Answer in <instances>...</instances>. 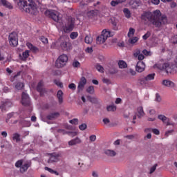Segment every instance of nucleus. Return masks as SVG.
Masks as SVG:
<instances>
[{
	"label": "nucleus",
	"mask_w": 177,
	"mask_h": 177,
	"mask_svg": "<svg viewBox=\"0 0 177 177\" xmlns=\"http://www.w3.org/2000/svg\"><path fill=\"white\" fill-rule=\"evenodd\" d=\"M41 42H43V44H48V38L42 36L41 38H40Z\"/></svg>",
	"instance_id": "53"
},
{
	"label": "nucleus",
	"mask_w": 177,
	"mask_h": 177,
	"mask_svg": "<svg viewBox=\"0 0 177 177\" xmlns=\"http://www.w3.org/2000/svg\"><path fill=\"white\" fill-rule=\"evenodd\" d=\"M21 103L26 107L31 106V100L30 99L28 94L26 93V92L22 93Z\"/></svg>",
	"instance_id": "9"
},
{
	"label": "nucleus",
	"mask_w": 177,
	"mask_h": 177,
	"mask_svg": "<svg viewBox=\"0 0 177 177\" xmlns=\"http://www.w3.org/2000/svg\"><path fill=\"white\" fill-rule=\"evenodd\" d=\"M45 170L46 171H48V172H50V174H55V175H59V173L48 167H45Z\"/></svg>",
	"instance_id": "40"
},
{
	"label": "nucleus",
	"mask_w": 177,
	"mask_h": 177,
	"mask_svg": "<svg viewBox=\"0 0 177 177\" xmlns=\"http://www.w3.org/2000/svg\"><path fill=\"white\" fill-rule=\"evenodd\" d=\"M86 124L83 123L79 126V129H80V131H85L86 129Z\"/></svg>",
	"instance_id": "50"
},
{
	"label": "nucleus",
	"mask_w": 177,
	"mask_h": 177,
	"mask_svg": "<svg viewBox=\"0 0 177 177\" xmlns=\"http://www.w3.org/2000/svg\"><path fill=\"white\" fill-rule=\"evenodd\" d=\"M145 132H153L154 135H160V131L157 129H145Z\"/></svg>",
	"instance_id": "29"
},
{
	"label": "nucleus",
	"mask_w": 177,
	"mask_h": 177,
	"mask_svg": "<svg viewBox=\"0 0 177 177\" xmlns=\"http://www.w3.org/2000/svg\"><path fill=\"white\" fill-rule=\"evenodd\" d=\"M12 140H15L17 143H19V142L21 140V139L20 138V134H19L18 133H15L12 135Z\"/></svg>",
	"instance_id": "27"
},
{
	"label": "nucleus",
	"mask_w": 177,
	"mask_h": 177,
	"mask_svg": "<svg viewBox=\"0 0 177 177\" xmlns=\"http://www.w3.org/2000/svg\"><path fill=\"white\" fill-rule=\"evenodd\" d=\"M68 135H69V136H71V138H74V136H77V135H78V133L77 132H70V131H68Z\"/></svg>",
	"instance_id": "54"
},
{
	"label": "nucleus",
	"mask_w": 177,
	"mask_h": 177,
	"mask_svg": "<svg viewBox=\"0 0 177 177\" xmlns=\"http://www.w3.org/2000/svg\"><path fill=\"white\" fill-rule=\"evenodd\" d=\"M162 84L164 85V86H167V88H175V83L169 80H164Z\"/></svg>",
	"instance_id": "17"
},
{
	"label": "nucleus",
	"mask_w": 177,
	"mask_h": 177,
	"mask_svg": "<svg viewBox=\"0 0 177 177\" xmlns=\"http://www.w3.org/2000/svg\"><path fill=\"white\" fill-rule=\"evenodd\" d=\"M157 168V165H153L151 169H150V174H153L154 171H156Z\"/></svg>",
	"instance_id": "57"
},
{
	"label": "nucleus",
	"mask_w": 177,
	"mask_h": 177,
	"mask_svg": "<svg viewBox=\"0 0 177 177\" xmlns=\"http://www.w3.org/2000/svg\"><path fill=\"white\" fill-rule=\"evenodd\" d=\"M78 37V32H72L70 35L71 39H75Z\"/></svg>",
	"instance_id": "42"
},
{
	"label": "nucleus",
	"mask_w": 177,
	"mask_h": 177,
	"mask_svg": "<svg viewBox=\"0 0 177 177\" xmlns=\"http://www.w3.org/2000/svg\"><path fill=\"white\" fill-rule=\"evenodd\" d=\"M31 167V162H26L22 165L20 169V171L23 174L27 172L28 169Z\"/></svg>",
	"instance_id": "16"
},
{
	"label": "nucleus",
	"mask_w": 177,
	"mask_h": 177,
	"mask_svg": "<svg viewBox=\"0 0 177 177\" xmlns=\"http://www.w3.org/2000/svg\"><path fill=\"white\" fill-rule=\"evenodd\" d=\"M97 15L96 10H92L86 13V16L88 17V19H93Z\"/></svg>",
	"instance_id": "24"
},
{
	"label": "nucleus",
	"mask_w": 177,
	"mask_h": 177,
	"mask_svg": "<svg viewBox=\"0 0 177 177\" xmlns=\"http://www.w3.org/2000/svg\"><path fill=\"white\" fill-rule=\"evenodd\" d=\"M106 39L102 35V34L96 38V43L98 45H102V44H104L106 42Z\"/></svg>",
	"instance_id": "19"
},
{
	"label": "nucleus",
	"mask_w": 177,
	"mask_h": 177,
	"mask_svg": "<svg viewBox=\"0 0 177 177\" xmlns=\"http://www.w3.org/2000/svg\"><path fill=\"white\" fill-rule=\"evenodd\" d=\"M86 92L90 93V95H93V93H95V88L93 86H88L86 89Z\"/></svg>",
	"instance_id": "34"
},
{
	"label": "nucleus",
	"mask_w": 177,
	"mask_h": 177,
	"mask_svg": "<svg viewBox=\"0 0 177 177\" xmlns=\"http://www.w3.org/2000/svg\"><path fill=\"white\" fill-rule=\"evenodd\" d=\"M134 35H135V29L133 28H130L127 35L129 38H131V37L133 36Z\"/></svg>",
	"instance_id": "39"
},
{
	"label": "nucleus",
	"mask_w": 177,
	"mask_h": 177,
	"mask_svg": "<svg viewBox=\"0 0 177 177\" xmlns=\"http://www.w3.org/2000/svg\"><path fill=\"white\" fill-rule=\"evenodd\" d=\"M1 2L5 8H8V9H12L13 8V6H12V3H10L9 1L6 0H1Z\"/></svg>",
	"instance_id": "22"
},
{
	"label": "nucleus",
	"mask_w": 177,
	"mask_h": 177,
	"mask_svg": "<svg viewBox=\"0 0 177 177\" xmlns=\"http://www.w3.org/2000/svg\"><path fill=\"white\" fill-rule=\"evenodd\" d=\"M138 39H139L138 38V37H133L131 39H129V42L131 45H133V44H136V42H138Z\"/></svg>",
	"instance_id": "38"
},
{
	"label": "nucleus",
	"mask_w": 177,
	"mask_h": 177,
	"mask_svg": "<svg viewBox=\"0 0 177 177\" xmlns=\"http://www.w3.org/2000/svg\"><path fill=\"white\" fill-rule=\"evenodd\" d=\"M85 85H86V78H85V77H81L80 81L79 82V84L77 86V92L80 93L84 91V88H85Z\"/></svg>",
	"instance_id": "11"
},
{
	"label": "nucleus",
	"mask_w": 177,
	"mask_h": 177,
	"mask_svg": "<svg viewBox=\"0 0 177 177\" xmlns=\"http://www.w3.org/2000/svg\"><path fill=\"white\" fill-rule=\"evenodd\" d=\"M102 82L104 84H106V85H110V84H111V81L110 80V79H107V78H103Z\"/></svg>",
	"instance_id": "49"
},
{
	"label": "nucleus",
	"mask_w": 177,
	"mask_h": 177,
	"mask_svg": "<svg viewBox=\"0 0 177 177\" xmlns=\"http://www.w3.org/2000/svg\"><path fill=\"white\" fill-rule=\"evenodd\" d=\"M48 156L49 164H52L53 162H59V161H60V158H62V153L57 152L48 153Z\"/></svg>",
	"instance_id": "7"
},
{
	"label": "nucleus",
	"mask_w": 177,
	"mask_h": 177,
	"mask_svg": "<svg viewBox=\"0 0 177 177\" xmlns=\"http://www.w3.org/2000/svg\"><path fill=\"white\" fill-rule=\"evenodd\" d=\"M129 73L133 76L136 75V71H135V70H133L132 68L129 69Z\"/></svg>",
	"instance_id": "61"
},
{
	"label": "nucleus",
	"mask_w": 177,
	"mask_h": 177,
	"mask_svg": "<svg viewBox=\"0 0 177 177\" xmlns=\"http://www.w3.org/2000/svg\"><path fill=\"white\" fill-rule=\"evenodd\" d=\"M9 44L11 46H17L19 44V39L17 37V33L13 32L10 34L8 37Z\"/></svg>",
	"instance_id": "8"
},
{
	"label": "nucleus",
	"mask_w": 177,
	"mask_h": 177,
	"mask_svg": "<svg viewBox=\"0 0 177 177\" xmlns=\"http://www.w3.org/2000/svg\"><path fill=\"white\" fill-rule=\"evenodd\" d=\"M138 118H142L145 115V111H143V106H139L137 109Z\"/></svg>",
	"instance_id": "23"
},
{
	"label": "nucleus",
	"mask_w": 177,
	"mask_h": 177,
	"mask_svg": "<svg viewBox=\"0 0 177 177\" xmlns=\"http://www.w3.org/2000/svg\"><path fill=\"white\" fill-rule=\"evenodd\" d=\"M123 12L124 13V16L127 19H131V11H129V9L124 8L123 10Z\"/></svg>",
	"instance_id": "30"
},
{
	"label": "nucleus",
	"mask_w": 177,
	"mask_h": 177,
	"mask_svg": "<svg viewBox=\"0 0 177 177\" xmlns=\"http://www.w3.org/2000/svg\"><path fill=\"white\" fill-rule=\"evenodd\" d=\"M150 35H151V32L150 31H147V34L144 35L142 36V39L146 41V39H147V38H149Z\"/></svg>",
	"instance_id": "47"
},
{
	"label": "nucleus",
	"mask_w": 177,
	"mask_h": 177,
	"mask_svg": "<svg viewBox=\"0 0 177 177\" xmlns=\"http://www.w3.org/2000/svg\"><path fill=\"white\" fill-rule=\"evenodd\" d=\"M28 56H30V50H26L22 53V59L27 60Z\"/></svg>",
	"instance_id": "31"
},
{
	"label": "nucleus",
	"mask_w": 177,
	"mask_h": 177,
	"mask_svg": "<svg viewBox=\"0 0 177 177\" xmlns=\"http://www.w3.org/2000/svg\"><path fill=\"white\" fill-rule=\"evenodd\" d=\"M26 46L28 48V49H30V50H31L32 52H37L38 50V48H37L36 46H34V45H32V44L28 42L26 44Z\"/></svg>",
	"instance_id": "25"
},
{
	"label": "nucleus",
	"mask_w": 177,
	"mask_h": 177,
	"mask_svg": "<svg viewBox=\"0 0 177 177\" xmlns=\"http://www.w3.org/2000/svg\"><path fill=\"white\" fill-rule=\"evenodd\" d=\"M111 24H112V26H113V30H115V31H117V30H118V26H117V21H115V20H112V21H111Z\"/></svg>",
	"instance_id": "43"
},
{
	"label": "nucleus",
	"mask_w": 177,
	"mask_h": 177,
	"mask_svg": "<svg viewBox=\"0 0 177 177\" xmlns=\"http://www.w3.org/2000/svg\"><path fill=\"white\" fill-rule=\"evenodd\" d=\"M154 77H156V73H151L147 75L144 79H141L140 84H146L147 81H153L154 80Z\"/></svg>",
	"instance_id": "14"
},
{
	"label": "nucleus",
	"mask_w": 177,
	"mask_h": 177,
	"mask_svg": "<svg viewBox=\"0 0 177 177\" xmlns=\"http://www.w3.org/2000/svg\"><path fill=\"white\" fill-rule=\"evenodd\" d=\"M60 46L62 50H66V52H70L73 49V45L68 41L64 40L61 42Z\"/></svg>",
	"instance_id": "10"
},
{
	"label": "nucleus",
	"mask_w": 177,
	"mask_h": 177,
	"mask_svg": "<svg viewBox=\"0 0 177 177\" xmlns=\"http://www.w3.org/2000/svg\"><path fill=\"white\" fill-rule=\"evenodd\" d=\"M54 84H55V85H57V86H59V88H63V83L57 80H54Z\"/></svg>",
	"instance_id": "45"
},
{
	"label": "nucleus",
	"mask_w": 177,
	"mask_h": 177,
	"mask_svg": "<svg viewBox=\"0 0 177 177\" xmlns=\"http://www.w3.org/2000/svg\"><path fill=\"white\" fill-rule=\"evenodd\" d=\"M107 111H115L117 110V107L115 105H109L106 107Z\"/></svg>",
	"instance_id": "37"
},
{
	"label": "nucleus",
	"mask_w": 177,
	"mask_h": 177,
	"mask_svg": "<svg viewBox=\"0 0 177 177\" xmlns=\"http://www.w3.org/2000/svg\"><path fill=\"white\" fill-rule=\"evenodd\" d=\"M140 55V49L137 48L133 51L134 57H138Z\"/></svg>",
	"instance_id": "46"
},
{
	"label": "nucleus",
	"mask_w": 177,
	"mask_h": 177,
	"mask_svg": "<svg viewBox=\"0 0 177 177\" xmlns=\"http://www.w3.org/2000/svg\"><path fill=\"white\" fill-rule=\"evenodd\" d=\"M81 143H82V140H81L80 138L76 137L75 138L68 141V146H75L77 145H81Z\"/></svg>",
	"instance_id": "15"
},
{
	"label": "nucleus",
	"mask_w": 177,
	"mask_h": 177,
	"mask_svg": "<svg viewBox=\"0 0 177 177\" xmlns=\"http://www.w3.org/2000/svg\"><path fill=\"white\" fill-rule=\"evenodd\" d=\"M91 142H95L96 140V136L92 135L89 137Z\"/></svg>",
	"instance_id": "58"
},
{
	"label": "nucleus",
	"mask_w": 177,
	"mask_h": 177,
	"mask_svg": "<svg viewBox=\"0 0 177 177\" xmlns=\"http://www.w3.org/2000/svg\"><path fill=\"white\" fill-rule=\"evenodd\" d=\"M57 97L58 99L59 104H62V103H63V91H62V90H59L57 91Z\"/></svg>",
	"instance_id": "21"
},
{
	"label": "nucleus",
	"mask_w": 177,
	"mask_h": 177,
	"mask_svg": "<svg viewBox=\"0 0 177 177\" xmlns=\"http://www.w3.org/2000/svg\"><path fill=\"white\" fill-rule=\"evenodd\" d=\"M62 74V71L57 70L53 72V75H60Z\"/></svg>",
	"instance_id": "63"
},
{
	"label": "nucleus",
	"mask_w": 177,
	"mask_h": 177,
	"mask_svg": "<svg viewBox=\"0 0 177 177\" xmlns=\"http://www.w3.org/2000/svg\"><path fill=\"white\" fill-rule=\"evenodd\" d=\"M78 119L74 118L73 120H69L70 124H72V125H78Z\"/></svg>",
	"instance_id": "44"
},
{
	"label": "nucleus",
	"mask_w": 177,
	"mask_h": 177,
	"mask_svg": "<svg viewBox=\"0 0 177 177\" xmlns=\"http://www.w3.org/2000/svg\"><path fill=\"white\" fill-rule=\"evenodd\" d=\"M173 43L177 44V35L173 37Z\"/></svg>",
	"instance_id": "64"
},
{
	"label": "nucleus",
	"mask_w": 177,
	"mask_h": 177,
	"mask_svg": "<svg viewBox=\"0 0 177 177\" xmlns=\"http://www.w3.org/2000/svg\"><path fill=\"white\" fill-rule=\"evenodd\" d=\"M45 15L47 17H50L57 23H59V21H60V17H59V13L55 12V11L52 10H46Z\"/></svg>",
	"instance_id": "6"
},
{
	"label": "nucleus",
	"mask_w": 177,
	"mask_h": 177,
	"mask_svg": "<svg viewBox=\"0 0 177 177\" xmlns=\"http://www.w3.org/2000/svg\"><path fill=\"white\" fill-rule=\"evenodd\" d=\"M69 89H72V91H75L77 89V86H75V84L71 83L68 85Z\"/></svg>",
	"instance_id": "51"
},
{
	"label": "nucleus",
	"mask_w": 177,
	"mask_h": 177,
	"mask_svg": "<svg viewBox=\"0 0 177 177\" xmlns=\"http://www.w3.org/2000/svg\"><path fill=\"white\" fill-rule=\"evenodd\" d=\"M73 66L75 67V68L80 67L81 66V64L78 61H75V62H73Z\"/></svg>",
	"instance_id": "52"
},
{
	"label": "nucleus",
	"mask_w": 177,
	"mask_h": 177,
	"mask_svg": "<svg viewBox=\"0 0 177 177\" xmlns=\"http://www.w3.org/2000/svg\"><path fill=\"white\" fill-rule=\"evenodd\" d=\"M59 115H60V113L59 112H55V113H50L49 115H48L46 116V118L48 120H55V118H57V117H59Z\"/></svg>",
	"instance_id": "18"
},
{
	"label": "nucleus",
	"mask_w": 177,
	"mask_h": 177,
	"mask_svg": "<svg viewBox=\"0 0 177 177\" xmlns=\"http://www.w3.org/2000/svg\"><path fill=\"white\" fill-rule=\"evenodd\" d=\"M23 165V160H19L15 162V167L16 168H21Z\"/></svg>",
	"instance_id": "41"
},
{
	"label": "nucleus",
	"mask_w": 177,
	"mask_h": 177,
	"mask_svg": "<svg viewBox=\"0 0 177 177\" xmlns=\"http://www.w3.org/2000/svg\"><path fill=\"white\" fill-rule=\"evenodd\" d=\"M24 87V83L23 82H18L17 83V84L15 85V88L16 89H17L18 91H21V89Z\"/></svg>",
	"instance_id": "33"
},
{
	"label": "nucleus",
	"mask_w": 177,
	"mask_h": 177,
	"mask_svg": "<svg viewBox=\"0 0 177 177\" xmlns=\"http://www.w3.org/2000/svg\"><path fill=\"white\" fill-rule=\"evenodd\" d=\"M137 57H138V59L140 60V62H142V60L145 59V55H143V54H140Z\"/></svg>",
	"instance_id": "59"
},
{
	"label": "nucleus",
	"mask_w": 177,
	"mask_h": 177,
	"mask_svg": "<svg viewBox=\"0 0 177 177\" xmlns=\"http://www.w3.org/2000/svg\"><path fill=\"white\" fill-rule=\"evenodd\" d=\"M143 55L145 56H150V51H148L147 50L145 49L142 50Z\"/></svg>",
	"instance_id": "56"
},
{
	"label": "nucleus",
	"mask_w": 177,
	"mask_h": 177,
	"mask_svg": "<svg viewBox=\"0 0 177 177\" xmlns=\"http://www.w3.org/2000/svg\"><path fill=\"white\" fill-rule=\"evenodd\" d=\"M145 67L146 65L145 64V62H143L142 61H138L136 66V71H137V73H143Z\"/></svg>",
	"instance_id": "12"
},
{
	"label": "nucleus",
	"mask_w": 177,
	"mask_h": 177,
	"mask_svg": "<svg viewBox=\"0 0 177 177\" xmlns=\"http://www.w3.org/2000/svg\"><path fill=\"white\" fill-rule=\"evenodd\" d=\"M17 6L19 9L24 10L26 13L32 15L37 10L35 3L32 0H18Z\"/></svg>",
	"instance_id": "2"
},
{
	"label": "nucleus",
	"mask_w": 177,
	"mask_h": 177,
	"mask_svg": "<svg viewBox=\"0 0 177 177\" xmlns=\"http://www.w3.org/2000/svg\"><path fill=\"white\" fill-rule=\"evenodd\" d=\"M74 24H75V21L74 19L71 17H69L67 20L66 24L62 26V30L65 32H70L74 30Z\"/></svg>",
	"instance_id": "5"
},
{
	"label": "nucleus",
	"mask_w": 177,
	"mask_h": 177,
	"mask_svg": "<svg viewBox=\"0 0 177 177\" xmlns=\"http://www.w3.org/2000/svg\"><path fill=\"white\" fill-rule=\"evenodd\" d=\"M153 67L158 68V70H161L162 71H165L167 74H174V73H176L177 71V57L174 61V64H156Z\"/></svg>",
	"instance_id": "3"
},
{
	"label": "nucleus",
	"mask_w": 177,
	"mask_h": 177,
	"mask_svg": "<svg viewBox=\"0 0 177 177\" xmlns=\"http://www.w3.org/2000/svg\"><path fill=\"white\" fill-rule=\"evenodd\" d=\"M153 5H159L160 4V0H151V1Z\"/></svg>",
	"instance_id": "62"
},
{
	"label": "nucleus",
	"mask_w": 177,
	"mask_h": 177,
	"mask_svg": "<svg viewBox=\"0 0 177 177\" xmlns=\"http://www.w3.org/2000/svg\"><path fill=\"white\" fill-rule=\"evenodd\" d=\"M57 132L58 133H62V135H68V131H66L64 129H59Z\"/></svg>",
	"instance_id": "48"
},
{
	"label": "nucleus",
	"mask_w": 177,
	"mask_h": 177,
	"mask_svg": "<svg viewBox=\"0 0 177 177\" xmlns=\"http://www.w3.org/2000/svg\"><path fill=\"white\" fill-rule=\"evenodd\" d=\"M118 66L119 68H127L128 67V64H127V62L124 60H120L118 62Z\"/></svg>",
	"instance_id": "26"
},
{
	"label": "nucleus",
	"mask_w": 177,
	"mask_h": 177,
	"mask_svg": "<svg viewBox=\"0 0 177 177\" xmlns=\"http://www.w3.org/2000/svg\"><path fill=\"white\" fill-rule=\"evenodd\" d=\"M93 41V39L91 36H86L84 39V42L86 44H91Z\"/></svg>",
	"instance_id": "36"
},
{
	"label": "nucleus",
	"mask_w": 177,
	"mask_h": 177,
	"mask_svg": "<svg viewBox=\"0 0 177 177\" xmlns=\"http://www.w3.org/2000/svg\"><path fill=\"white\" fill-rule=\"evenodd\" d=\"M68 62V57L66 54H62L59 56L55 62V67L57 68H63Z\"/></svg>",
	"instance_id": "4"
},
{
	"label": "nucleus",
	"mask_w": 177,
	"mask_h": 177,
	"mask_svg": "<svg viewBox=\"0 0 177 177\" xmlns=\"http://www.w3.org/2000/svg\"><path fill=\"white\" fill-rule=\"evenodd\" d=\"M37 91L39 92L41 96H44V93L46 92V90L44 88V81L41 80L37 84Z\"/></svg>",
	"instance_id": "13"
},
{
	"label": "nucleus",
	"mask_w": 177,
	"mask_h": 177,
	"mask_svg": "<svg viewBox=\"0 0 177 177\" xmlns=\"http://www.w3.org/2000/svg\"><path fill=\"white\" fill-rule=\"evenodd\" d=\"M158 120H160V121H162V122H167V121L169 120V119H168V118H167L164 115H159L158 116Z\"/></svg>",
	"instance_id": "32"
},
{
	"label": "nucleus",
	"mask_w": 177,
	"mask_h": 177,
	"mask_svg": "<svg viewBox=\"0 0 177 177\" xmlns=\"http://www.w3.org/2000/svg\"><path fill=\"white\" fill-rule=\"evenodd\" d=\"M102 35L103 37L107 40V38H109V37H113V35L110 31H108L107 30L104 29L102 32Z\"/></svg>",
	"instance_id": "20"
},
{
	"label": "nucleus",
	"mask_w": 177,
	"mask_h": 177,
	"mask_svg": "<svg viewBox=\"0 0 177 177\" xmlns=\"http://www.w3.org/2000/svg\"><path fill=\"white\" fill-rule=\"evenodd\" d=\"M105 154L109 156V157H115L117 155V153L113 150L107 149L105 151Z\"/></svg>",
	"instance_id": "28"
},
{
	"label": "nucleus",
	"mask_w": 177,
	"mask_h": 177,
	"mask_svg": "<svg viewBox=\"0 0 177 177\" xmlns=\"http://www.w3.org/2000/svg\"><path fill=\"white\" fill-rule=\"evenodd\" d=\"M111 5V6H117V5H118V2L117 1L112 0Z\"/></svg>",
	"instance_id": "60"
},
{
	"label": "nucleus",
	"mask_w": 177,
	"mask_h": 177,
	"mask_svg": "<svg viewBox=\"0 0 177 177\" xmlns=\"http://www.w3.org/2000/svg\"><path fill=\"white\" fill-rule=\"evenodd\" d=\"M95 68L96 70H97V71H99L100 73H104V68H103V66H102V65L97 64L95 66Z\"/></svg>",
	"instance_id": "35"
},
{
	"label": "nucleus",
	"mask_w": 177,
	"mask_h": 177,
	"mask_svg": "<svg viewBox=\"0 0 177 177\" xmlns=\"http://www.w3.org/2000/svg\"><path fill=\"white\" fill-rule=\"evenodd\" d=\"M161 15L160 10H154L153 12H145L141 15V19L145 20V21L148 20L156 28H161L164 24L168 23L167 15L161 16Z\"/></svg>",
	"instance_id": "1"
},
{
	"label": "nucleus",
	"mask_w": 177,
	"mask_h": 177,
	"mask_svg": "<svg viewBox=\"0 0 177 177\" xmlns=\"http://www.w3.org/2000/svg\"><path fill=\"white\" fill-rule=\"evenodd\" d=\"M156 102H161V96L160 95V94H156Z\"/></svg>",
	"instance_id": "55"
}]
</instances>
